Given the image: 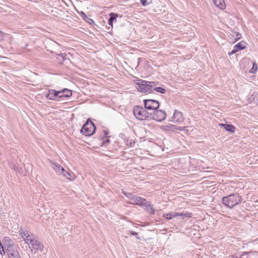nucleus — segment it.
<instances>
[{
  "label": "nucleus",
  "mask_w": 258,
  "mask_h": 258,
  "mask_svg": "<svg viewBox=\"0 0 258 258\" xmlns=\"http://www.w3.org/2000/svg\"><path fill=\"white\" fill-rule=\"evenodd\" d=\"M122 193L126 197H127L128 199H129L131 200H132L134 198V197L135 196V195H134L133 194H132L131 192H127L123 190H122Z\"/></svg>",
  "instance_id": "nucleus-28"
},
{
  "label": "nucleus",
  "mask_w": 258,
  "mask_h": 258,
  "mask_svg": "<svg viewBox=\"0 0 258 258\" xmlns=\"http://www.w3.org/2000/svg\"><path fill=\"white\" fill-rule=\"evenodd\" d=\"M144 105L145 108L153 111L156 109H158L159 102L157 100L153 99H144Z\"/></svg>",
  "instance_id": "nucleus-5"
},
{
  "label": "nucleus",
  "mask_w": 258,
  "mask_h": 258,
  "mask_svg": "<svg viewBox=\"0 0 258 258\" xmlns=\"http://www.w3.org/2000/svg\"><path fill=\"white\" fill-rule=\"evenodd\" d=\"M257 65L255 61H254V62H253L252 67L251 69L250 70V73H252V74L254 73L257 71Z\"/></svg>",
  "instance_id": "nucleus-30"
},
{
  "label": "nucleus",
  "mask_w": 258,
  "mask_h": 258,
  "mask_svg": "<svg viewBox=\"0 0 258 258\" xmlns=\"http://www.w3.org/2000/svg\"><path fill=\"white\" fill-rule=\"evenodd\" d=\"M247 252H244V253H243V254H247Z\"/></svg>",
  "instance_id": "nucleus-42"
},
{
  "label": "nucleus",
  "mask_w": 258,
  "mask_h": 258,
  "mask_svg": "<svg viewBox=\"0 0 258 258\" xmlns=\"http://www.w3.org/2000/svg\"><path fill=\"white\" fill-rule=\"evenodd\" d=\"M6 251L4 250V246L2 244L1 241H0V254L2 255L5 254Z\"/></svg>",
  "instance_id": "nucleus-31"
},
{
  "label": "nucleus",
  "mask_w": 258,
  "mask_h": 258,
  "mask_svg": "<svg viewBox=\"0 0 258 258\" xmlns=\"http://www.w3.org/2000/svg\"><path fill=\"white\" fill-rule=\"evenodd\" d=\"M105 138L107 137L106 136L109 134V132L107 130H104L103 131Z\"/></svg>",
  "instance_id": "nucleus-38"
},
{
  "label": "nucleus",
  "mask_w": 258,
  "mask_h": 258,
  "mask_svg": "<svg viewBox=\"0 0 258 258\" xmlns=\"http://www.w3.org/2000/svg\"><path fill=\"white\" fill-rule=\"evenodd\" d=\"M58 98L61 99L63 97H70L72 95V91L68 89H63L60 91H58Z\"/></svg>",
  "instance_id": "nucleus-13"
},
{
  "label": "nucleus",
  "mask_w": 258,
  "mask_h": 258,
  "mask_svg": "<svg viewBox=\"0 0 258 258\" xmlns=\"http://www.w3.org/2000/svg\"><path fill=\"white\" fill-rule=\"evenodd\" d=\"M232 258H241V256H240V257H238L237 256H236L233 255V256H232Z\"/></svg>",
  "instance_id": "nucleus-41"
},
{
  "label": "nucleus",
  "mask_w": 258,
  "mask_h": 258,
  "mask_svg": "<svg viewBox=\"0 0 258 258\" xmlns=\"http://www.w3.org/2000/svg\"><path fill=\"white\" fill-rule=\"evenodd\" d=\"M3 38V34L0 32V40L2 39Z\"/></svg>",
  "instance_id": "nucleus-40"
},
{
  "label": "nucleus",
  "mask_w": 258,
  "mask_h": 258,
  "mask_svg": "<svg viewBox=\"0 0 258 258\" xmlns=\"http://www.w3.org/2000/svg\"><path fill=\"white\" fill-rule=\"evenodd\" d=\"M245 44L246 43L244 41H241L235 45L234 47L236 48V49H237V51L242 50L245 48Z\"/></svg>",
  "instance_id": "nucleus-24"
},
{
  "label": "nucleus",
  "mask_w": 258,
  "mask_h": 258,
  "mask_svg": "<svg viewBox=\"0 0 258 258\" xmlns=\"http://www.w3.org/2000/svg\"><path fill=\"white\" fill-rule=\"evenodd\" d=\"M137 88L142 93H153V88L156 86L154 82H149L142 80H139L137 83Z\"/></svg>",
  "instance_id": "nucleus-2"
},
{
  "label": "nucleus",
  "mask_w": 258,
  "mask_h": 258,
  "mask_svg": "<svg viewBox=\"0 0 258 258\" xmlns=\"http://www.w3.org/2000/svg\"><path fill=\"white\" fill-rule=\"evenodd\" d=\"M132 201V202H128V203L138 206H143V205L146 204V200L145 199L136 196L134 197Z\"/></svg>",
  "instance_id": "nucleus-10"
},
{
  "label": "nucleus",
  "mask_w": 258,
  "mask_h": 258,
  "mask_svg": "<svg viewBox=\"0 0 258 258\" xmlns=\"http://www.w3.org/2000/svg\"><path fill=\"white\" fill-rule=\"evenodd\" d=\"M221 127H223L226 131L233 133L235 132V127L232 124L220 123L219 125Z\"/></svg>",
  "instance_id": "nucleus-15"
},
{
  "label": "nucleus",
  "mask_w": 258,
  "mask_h": 258,
  "mask_svg": "<svg viewBox=\"0 0 258 258\" xmlns=\"http://www.w3.org/2000/svg\"><path fill=\"white\" fill-rule=\"evenodd\" d=\"M56 58L57 62L60 64H62L64 62L67 56V54L66 53L56 54Z\"/></svg>",
  "instance_id": "nucleus-17"
},
{
  "label": "nucleus",
  "mask_w": 258,
  "mask_h": 258,
  "mask_svg": "<svg viewBox=\"0 0 258 258\" xmlns=\"http://www.w3.org/2000/svg\"><path fill=\"white\" fill-rule=\"evenodd\" d=\"M105 140L103 141V143H102V144L103 145H107V144L109 143H110V140L109 139L107 138V137H106L105 138Z\"/></svg>",
  "instance_id": "nucleus-33"
},
{
  "label": "nucleus",
  "mask_w": 258,
  "mask_h": 258,
  "mask_svg": "<svg viewBox=\"0 0 258 258\" xmlns=\"http://www.w3.org/2000/svg\"><path fill=\"white\" fill-rule=\"evenodd\" d=\"M183 127H180V126H176L175 125V128H174V131L175 130H178V131H183Z\"/></svg>",
  "instance_id": "nucleus-37"
},
{
  "label": "nucleus",
  "mask_w": 258,
  "mask_h": 258,
  "mask_svg": "<svg viewBox=\"0 0 258 258\" xmlns=\"http://www.w3.org/2000/svg\"><path fill=\"white\" fill-rule=\"evenodd\" d=\"M147 0H140V3L144 6H145L147 5Z\"/></svg>",
  "instance_id": "nucleus-36"
},
{
  "label": "nucleus",
  "mask_w": 258,
  "mask_h": 258,
  "mask_svg": "<svg viewBox=\"0 0 258 258\" xmlns=\"http://www.w3.org/2000/svg\"><path fill=\"white\" fill-rule=\"evenodd\" d=\"M51 167L58 175H61L62 171H64V168L57 162H50Z\"/></svg>",
  "instance_id": "nucleus-12"
},
{
  "label": "nucleus",
  "mask_w": 258,
  "mask_h": 258,
  "mask_svg": "<svg viewBox=\"0 0 258 258\" xmlns=\"http://www.w3.org/2000/svg\"><path fill=\"white\" fill-rule=\"evenodd\" d=\"M154 90L156 91L157 92H159L162 94H164L166 92V90L165 89H164L163 88H162L160 87H156V86L154 87L153 88V91Z\"/></svg>",
  "instance_id": "nucleus-27"
},
{
  "label": "nucleus",
  "mask_w": 258,
  "mask_h": 258,
  "mask_svg": "<svg viewBox=\"0 0 258 258\" xmlns=\"http://www.w3.org/2000/svg\"><path fill=\"white\" fill-rule=\"evenodd\" d=\"M26 231L27 230L23 228L22 226L20 228L19 234L23 239H24V237L27 235Z\"/></svg>",
  "instance_id": "nucleus-26"
},
{
  "label": "nucleus",
  "mask_w": 258,
  "mask_h": 258,
  "mask_svg": "<svg viewBox=\"0 0 258 258\" xmlns=\"http://www.w3.org/2000/svg\"><path fill=\"white\" fill-rule=\"evenodd\" d=\"M174 128H175V125L170 124L163 125L162 127V130L165 132H174Z\"/></svg>",
  "instance_id": "nucleus-18"
},
{
  "label": "nucleus",
  "mask_w": 258,
  "mask_h": 258,
  "mask_svg": "<svg viewBox=\"0 0 258 258\" xmlns=\"http://www.w3.org/2000/svg\"><path fill=\"white\" fill-rule=\"evenodd\" d=\"M146 207L147 210L150 212L151 214H155V209L153 207V205L151 204L149 202L146 201V204L145 205H143Z\"/></svg>",
  "instance_id": "nucleus-21"
},
{
  "label": "nucleus",
  "mask_w": 258,
  "mask_h": 258,
  "mask_svg": "<svg viewBox=\"0 0 258 258\" xmlns=\"http://www.w3.org/2000/svg\"><path fill=\"white\" fill-rule=\"evenodd\" d=\"M172 118L173 121L175 122L180 123L183 121V117L182 113L177 110H175Z\"/></svg>",
  "instance_id": "nucleus-14"
},
{
  "label": "nucleus",
  "mask_w": 258,
  "mask_h": 258,
  "mask_svg": "<svg viewBox=\"0 0 258 258\" xmlns=\"http://www.w3.org/2000/svg\"><path fill=\"white\" fill-rule=\"evenodd\" d=\"M130 232L131 233V234L132 235L135 236L138 239H140V238L138 237V233L133 231H130Z\"/></svg>",
  "instance_id": "nucleus-35"
},
{
  "label": "nucleus",
  "mask_w": 258,
  "mask_h": 258,
  "mask_svg": "<svg viewBox=\"0 0 258 258\" xmlns=\"http://www.w3.org/2000/svg\"><path fill=\"white\" fill-rule=\"evenodd\" d=\"M11 167L13 169H16L17 168V166L15 165H14L13 167L11 166Z\"/></svg>",
  "instance_id": "nucleus-39"
},
{
  "label": "nucleus",
  "mask_w": 258,
  "mask_h": 258,
  "mask_svg": "<svg viewBox=\"0 0 258 258\" xmlns=\"http://www.w3.org/2000/svg\"><path fill=\"white\" fill-rule=\"evenodd\" d=\"M242 198L237 194H231L222 198L223 204L230 209L240 204Z\"/></svg>",
  "instance_id": "nucleus-1"
},
{
  "label": "nucleus",
  "mask_w": 258,
  "mask_h": 258,
  "mask_svg": "<svg viewBox=\"0 0 258 258\" xmlns=\"http://www.w3.org/2000/svg\"><path fill=\"white\" fill-rule=\"evenodd\" d=\"M237 51H238L237 49H236V48H235L234 47V49L231 52H229L228 53V55L230 56V55L234 54L235 53H236Z\"/></svg>",
  "instance_id": "nucleus-34"
},
{
  "label": "nucleus",
  "mask_w": 258,
  "mask_h": 258,
  "mask_svg": "<svg viewBox=\"0 0 258 258\" xmlns=\"http://www.w3.org/2000/svg\"><path fill=\"white\" fill-rule=\"evenodd\" d=\"M45 96L48 99L58 101V92L53 89H48L47 93H45Z\"/></svg>",
  "instance_id": "nucleus-8"
},
{
  "label": "nucleus",
  "mask_w": 258,
  "mask_h": 258,
  "mask_svg": "<svg viewBox=\"0 0 258 258\" xmlns=\"http://www.w3.org/2000/svg\"><path fill=\"white\" fill-rule=\"evenodd\" d=\"M151 112L152 115L150 118L156 121H162L166 118V114L164 111L156 109Z\"/></svg>",
  "instance_id": "nucleus-6"
},
{
  "label": "nucleus",
  "mask_w": 258,
  "mask_h": 258,
  "mask_svg": "<svg viewBox=\"0 0 258 258\" xmlns=\"http://www.w3.org/2000/svg\"><path fill=\"white\" fill-rule=\"evenodd\" d=\"M26 236L23 239L26 243L30 244V240L33 239L34 236L33 235H30L28 231H26Z\"/></svg>",
  "instance_id": "nucleus-23"
},
{
  "label": "nucleus",
  "mask_w": 258,
  "mask_h": 258,
  "mask_svg": "<svg viewBox=\"0 0 258 258\" xmlns=\"http://www.w3.org/2000/svg\"><path fill=\"white\" fill-rule=\"evenodd\" d=\"M177 214H178V216H181L182 217H188V218L191 217V215H192L191 213H189V212L181 213H177Z\"/></svg>",
  "instance_id": "nucleus-29"
},
{
  "label": "nucleus",
  "mask_w": 258,
  "mask_h": 258,
  "mask_svg": "<svg viewBox=\"0 0 258 258\" xmlns=\"http://www.w3.org/2000/svg\"><path fill=\"white\" fill-rule=\"evenodd\" d=\"M95 130L94 123L88 119L81 129V133L86 136H91L95 133Z\"/></svg>",
  "instance_id": "nucleus-4"
},
{
  "label": "nucleus",
  "mask_w": 258,
  "mask_h": 258,
  "mask_svg": "<svg viewBox=\"0 0 258 258\" xmlns=\"http://www.w3.org/2000/svg\"><path fill=\"white\" fill-rule=\"evenodd\" d=\"M145 107L137 105L133 109V113L135 116L139 120H145L147 118H150L152 112H149Z\"/></svg>",
  "instance_id": "nucleus-3"
},
{
  "label": "nucleus",
  "mask_w": 258,
  "mask_h": 258,
  "mask_svg": "<svg viewBox=\"0 0 258 258\" xmlns=\"http://www.w3.org/2000/svg\"><path fill=\"white\" fill-rule=\"evenodd\" d=\"M235 36H236V37L235 38V41H236L241 38V34H240L238 32H235Z\"/></svg>",
  "instance_id": "nucleus-32"
},
{
  "label": "nucleus",
  "mask_w": 258,
  "mask_h": 258,
  "mask_svg": "<svg viewBox=\"0 0 258 258\" xmlns=\"http://www.w3.org/2000/svg\"><path fill=\"white\" fill-rule=\"evenodd\" d=\"M213 2L215 6L221 10L224 9L226 7L224 0H213Z\"/></svg>",
  "instance_id": "nucleus-16"
},
{
  "label": "nucleus",
  "mask_w": 258,
  "mask_h": 258,
  "mask_svg": "<svg viewBox=\"0 0 258 258\" xmlns=\"http://www.w3.org/2000/svg\"><path fill=\"white\" fill-rule=\"evenodd\" d=\"M177 213H166L163 215L164 217L168 220L171 219L173 218L178 216Z\"/></svg>",
  "instance_id": "nucleus-25"
},
{
  "label": "nucleus",
  "mask_w": 258,
  "mask_h": 258,
  "mask_svg": "<svg viewBox=\"0 0 258 258\" xmlns=\"http://www.w3.org/2000/svg\"><path fill=\"white\" fill-rule=\"evenodd\" d=\"M1 155H2V154H1V153H0V156H1Z\"/></svg>",
  "instance_id": "nucleus-43"
},
{
  "label": "nucleus",
  "mask_w": 258,
  "mask_h": 258,
  "mask_svg": "<svg viewBox=\"0 0 258 258\" xmlns=\"http://www.w3.org/2000/svg\"><path fill=\"white\" fill-rule=\"evenodd\" d=\"M61 175H62L64 177H66L67 179H69L72 180V179L74 178V175L72 172H69L66 171L64 169V171H62L61 173Z\"/></svg>",
  "instance_id": "nucleus-19"
},
{
  "label": "nucleus",
  "mask_w": 258,
  "mask_h": 258,
  "mask_svg": "<svg viewBox=\"0 0 258 258\" xmlns=\"http://www.w3.org/2000/svg\"><path fill=\"white\" fill-rule=\"evenodd\" d=\"M110 18L108 21V24L109 25L112 26L113 21L116 20L118 15L114 13H111L109 14Z\"/></svg>",
  "instance_id": "nucleus-20"
},
{
  "label": "nucleus",
  "mask_w": 258,
  "mask_h": 258,
  "mask_svg": "<svg viewBox=\"0 0 258 258\" xmlns=\"http://www.w3.org/2000/svg\"><path fill=\"white\" fill-rule=\"evenodd\" d=\"M3 244L6 249H13L16 248L14 242L9 237H5L3 238Z\"/></svg>",
  "instance_id": "nucleus-11"
},
{
  "label": "nucleus",
  "mask_w": 258,
  "mask_h": 258,
  "mask_svg": "<svg viewBox=\"0 0 258 258\" xmlns=\"http://www.w3.org/2000/svg\"><path fill=\"white\" fill-rule=\"evenodd\" d=\"M6 253L9 258H21L19 252L16 247L13 249H6Z\"/></svg>",
  "instance_id": "nucleus-9"
},
{
  "label": "nucleus",
  "mask_w": 258,
  "mask_h": 258,
  "mask_svg": "<svg viewBox=\"0 0 258 258\" xmlns=\"http://www.w3.org/2000/svg\"><path fill=\"white\" fill-rule=\"evenodd\" d=\"M81 15L82 16V19L85 20L87 23L90 24H94V21L92 19L88 18L83 12H81Z\"/></svg>",
  "instance_id": "nucleus-22"
},
{
  "label": "nucleus",
  "mask_w": 258,
  "mask_h": 258,
  "mask_svg": "<svg viewBox=\"0 0 258 258\" xmlns=\"http://www.w3.org/2000/svg\"><path fill=\"white\" fill-rule=\"evenodd\" d=\"M30 244L31 246H29V247L31 249L32 251L33 250H39L42 251L43 249V244L34 237L33 239L30 240Z\"/></svg>",
  "instance_id": "nucleus-7"
}]
</instances>
